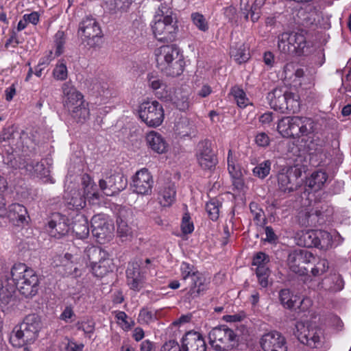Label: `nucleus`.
<instances>
[{"label": "nucleus", "instance_id": "nucleus-21", "mask_svg": "<svg viewBox=\"0 0 351 351\" xmlns=\"http://www.w3.org/2000/svg\"><path fill=\"white\" fill-rule=\"evenodd\" d=\"M291 42H292L293 56L305 55L309 52L311 47V43L307 40V32L299 29L297 32H291Z\"/></svg>", "mask_w": 351, "mask_h": 351}, {"label": "nucleus", "instance_id": "nucleus-30", "mask_svg": "<svg viewBox=\"0 0 351 351\" xmlns=\"http://www.w3.org/2000/svg\"><path fill=\"white\" fill-rule=\"evenodd\" d=\"M176 189L174 183H167L160 191L159 202L164 207L170 206L176 200Z\"/></svg>", "mask_w": 351, "mask_h": 351}, {"label": "nucleus", "instance_id": "nucleus-55", "mask_svg": "<svg viewBox=\"0 0 351 351\" xmlns=\"http://www.w3.org/2000/svg\"><path fill=\"white\" fill-rule=\"evenodd\" d=\"M156 319V313H152L147 308H142L138 314V320L143 323L148 324Z\"/></svg>", "mask_w": 351, "mask_h": 351}, {"label": "nucleus", "instance_id": "nucleus-41", "mask_svg": "<svg viewBox=\"0 0 351 351\" xmlns=\"http://www.w3.org/2000/svg\"><path fill=\"white\" fill-rule=\"evenodd\" d=\"M271 165L269 160H265L253 168L252 173L255 177L263 180L269 174Z\"/></svg>", "mask_w": 351, "mask_h": 351}, {"label": "nucleus", "instance_id": "nucleus-35", "mask_svg": "<svg viewBox=\"0 0 351 351\" xmlns=\"http://www.w3.org/2000/svg\"><path fill=\"white\" fill-rule=\"evenodd\" d=\"M8 217L13 221L23 223L27 217L26 208L20 204H12L9 206L8 210Z\"/></svg>", "mask_w": 351, "mask_h": 351}, {"label": "nucleus", "instance_id": "nucleus-24", "mask_svg": "<svg viewBox=\"0 0 351 351\" xmlns=\"http://www.w3.org/2000/svg\"><path fill=\"white\" fill-rule=\"evenodd\" d=\"M69 230L67 219L59 213H53L48 221V231L51 236L60 238L65 235Z\"/></svg>", "mask_w": 351, "mask_h": 351}, {"label": "nucleus", "instance_id": "nucleus-52", "mask_svg": "<svg viewBox=\"0 0 351 351\" xmlns=\"http://www.w3.org/2000/svg\"><path fill=\"white\" fill-rule=\"evenodd\" d=\"M155 95L157 98L162 100L165 102H171L173 97V93L171 92V88H168L167 84L164 85V87L157 90L155 93Z\"/></svg>", "mask_w": 351, "mask_h": 351}, {"label": "nucleus", "instance_id": "nucleus-56", "mask_svg": "<svg viewBox=\"0 0 351 351\" xmlns=\"http://www.w3.org/2000/svg\"><path fill=\"white\" fill-rule=\"evenodd\" d=\"M190 219L189 215L186 213L182 217L181 229L184 234H191L194 230L193 223L190 221Z\"/></svg>", "mask_w": 351, "mask_h": 351}, {"label": "nucleus", "instance_id": "nucleus-2", "mask_svg": "<svg viewBox=\"0 0 351 351\" xmlns=\"http://www.w3.org/2000/svg\"><path fill=\"white\" fill-rule=\"evenodd\" d=\"M156 66L167 76L180 75L185 66L184 56L176 45H162L155 50Z\"/></svg>", "mask_w": 351, "mask_h": 351}, {"label": "nucleus", "instance_id": "nucleus-46", "mask_svg": "<svg viewBox=\"0 0 351 351\" xmlns=\"http://www.w3.org/2000/svg\"><path fill=\"white\" fill-rule=\"evenodd\" d=\"M191 16L193 23L198 29L202 32H206L208 29V23L203 14L199 12H193Z\"/></svg>", "mask_w": 351, "mask_h": 351}, {"label": "nucleus", "instance_id": "nucleus-61", "mask_svg": "<svg viewBox=\"0 0 351 351\" xmlns=\"http://www.w3.org/2000/svg\"><path fill=\"white\" fill-rule=\"evenodd\" d=\"M131 233V230L125 221L118 223L117 234L120 237H126Z\"/></svg>", "mask_w": 351, "mask_h": 351}, {"label": "nucleus", "instance_id": "nucleus-42", "mask_svg": "<svg viewBox=\"0 0 351 351\" xmlns=\"http://www.w3.org/2000/svg\"><path fill=\"white\" fill-rule=\"evenodd\" d=\"M180 276L182 280L185 281L188 278H191L199 272L194 265L187 262H182L180 267Z\"/></svg>", "mask_w": 351, "mask_h": 351}, {"label": "nucleus", "instance_id": "nucleus-25", "mask_svg": "<svg viewBox=\"0 0 351 351\" xmlns=\"http://www.w3.org/2000/svg\"><path fill=\"white\" fill-rule=\"evenodd\" d=\"M91 228L93 236L100 240L110 237L113 230L112 225L99 215L92 218Z\"/></svg>", "mask_w": 351, "mask_h": 351}, {"label": "nucleus", "instance_id": "nucleus-15", "mask_svg": "<svg viewBox=\"0 0 351 351\" xmlns=\"http://www.w3.org/2000/svg\"><path fill=\"white\" fill-rule=\"evenodd\" d=\"M128 184L127 178L120 173L107 176L99 181V186L107 196H113L123 191Z\"/></svg>", "mask_w": 351, "mask_h": 351}, {"label": "nucleus", "instance_id": "nucleus-18", "mask_svg": "<svg viewBox=\"0 0 351 351\" xmlns=\"http://www.w3.org/2000/svg\"><path fill=\"white\" fill-rule=\"evenodd\" d=\"M301 175L298 168L288 169L286 172H280L277 176L278 189L284 193H290L298 189L295 182Z\"/></svg>", "mask_w": 351, "mask_h": 351}, {"label": "nucleus", "instance_id": "nucleus-62", "mask_svg": "<svg viewBox=\"0 0 351 351\" xmlns=\"http://www.w3.org/2000/svg\"><path fill=\"white\" fill-rule=\"evenodd\" d=\"M309 209L302 210L298 214V221L302 226H309Z\"/></svg>", "mask_w": 351, "mask_h": 351}, {"label": "nucleus", "instance_id": "nucleus-31", "mask_svg": "<svg viewBox=\"0 0 351 351\" xmlns=\"http://www.w3.org/2000/svg\"><path fill=\"white\" fill-rule=\"evenodd\" d=\"M328 179L326 173L322 171H314L306 181V186L313 191H317L322 188Z\"/></svg>", "mask_w": 351, "mask_h": 351}, {"label": "nucleus", "instance_id": "nucleus-20", "mask_svg": "<svg viewBox=\"0 0 351 351\" xmlns=\"http://www.w3.org/2000/svg\"><path fill=\"white\" fill-rule=\"evenodd\" d=\"M63 93V104L69 110L79 105L85 103L83 95L78 91L71 84L66 82L62 87Z\"/></svg>", "mask_w": 351, "mask_h": 351}, {"label": "nucleus", "instance_id": "nucleus-44", "mask_svg": "<svg viewBox=\"0 0 351 351\" xmlns=\"http://www.w3.org/2000/svg\"><path fill=\"white\" fill-rule=\"evenodd\" d=\"M220 202L216 199H212L206 204V210L210 219L216 221L219 216Z\"/></svg>", "mask_w": 351, "mask_h": 351}, {"label": "nucleus", "instance_id": "nucleus-45", "mask_svg": "<svg viewBox=\"0 0 351 351\" xmlns=\"http://www.w3.org/2000/svg\"><path fill=\"white\" fill-rule=\"evenodd\" d=\"M265 2V0H255L245 18L247 19L250 14L252 21L256 22L260 18L261 8L264 5Z\"/></svg>", "mask_w": 351, "mask_h": 351}, {"label": "nucleus", "instance_id": "nucleus-22", "mask_svg": "<svg viewBox=\"0 0 351 351\" xmlns=\"http://www.w3.org/2000/svg\"><path fill=\"white\" fill-rule=\"evenodd\" d=\"M191 280V286L185 296L186 300L189 302L203 294L208 289L210 284V281L201 272H198Z\"/></svg>", "mask_w": 351, "mask_h": 351}, {"label": "nucleus", "instance_id": "nucleus-19", "mask_svg": "<svg viewBox=\"0 0 351 351\" xmlns=\"http://www.w3.org/2000/svg\"><path fill=\"white\" fill-rule=\"evenodd\" d=\"M260 343L264 351H287L285 338L277 331L263 335Z\"/></svg>", "mask_w": 351, "mask_h": 351}, {"label": "nucleus", "instance_id": "nucleus-3", "mask_svg": "<svg viewBox=\"0 0 351 351\" xmlns=\"http://www.w3.org/2000/svg\"><path fill=\"white\" fill-rule=\"evenodd\" d=\"M42 328L40 317L36 314L27 315L23 322L16 326L10 336V342L16 348L34 343Z\"/></svg>", "mask_w": 351, "mask_h": 351}, {"label": "nucleus", "instance_id": "nucleus-26", "mask_svg": "<svg viewBox=\"0 0 351 351\" xmlns=\"http://www.w3.org/2000/svg\"><path fill=\"white\" fill-rule=\"evenodd\" d=\"M127 282L130 289L138 291L143 286L144 276L137 263H130L126 270Z\"/></svg>", "mask_w": 351, "mask_h": 351}, {"label": "nucleus", "instance_id": "nucleus-14", "mask_svg": "<svg viewBox=\"0 0 351 351\" xmlns=\"http://www.w3.org/2000/svg\"><path fill=\"white\" fill-rule=\"evenodd\" d=\"M195 158L199 167L204 170H213L218 163L217 155L208 139L199 141L195 149Z\"/></svg>", "mask_w": 351, "mask_h": 351}, {"label": "nucleus", "instance_id": "nucleus-27", "mask_svg": "<svg viewBox=\"0 0 351 351\" xmlns=\"http://www.w3.org/2000/svg\"><path fill=\"white\" fill-rule=\"evenodd\" d=\"M331 214L332 209H330L327 205L309 209V226L323 224Z\"/></svg>", "mask_w": 351, "mask_h": 351}, {"label": "nucleus", "instance_id": "nucleus-40", "mask_svg": "<svg viewBox=\"0 0 351 351\" xmlns=\"http://www.w3.org/2000/svg\"><path fill=\"white\" fill-rule=\"evenodd\" d=\"M106 8L112 13L127 12L132 4V0H107Z\"/></svg>", "mask_w": 351, "mask_h": 351}, {"label": "nucleus", "instance_id": "nucleus-33", "mask_svg": "<svg viewBox=\"0 0 351 351\" xmlns=\"http://www.w3.org/2000/svg\"><path fill=\"white\" fill-rule=\"evenodd\" d=\"M70 116L77 123H83L90 117L88 104L86 102L68 110Z\"/></svg>", "mask_w": 351, "mask_h": 351}, {"label": "nucleus", "instance_id": "nucleus-16", "mask_svg": "<svg viewBox=\"0 0 351 351\" xmlns=\"http://www.w3.org/2000/svg\"><path fill=\"white\" fill-rule=\"evenodd\" d=\"M154 180L148 169L143 168L138 171L132 179L134 192L143 195H150L152 191Z\"/></svg>", "mask_w": 351, "mask_h": 351}, {"label": "nucleus", "instance_id": "nucleus-32", "mask_svg": "<svg viewBox=\"0 0 351 351\" xmlns=\"http://www.w3.org/2000/svg\"><path fill=\"white\" fill-rule=\"evenodd\" d=\"M279 300L284 307L287 308H300L305 300L298 302L296 296H293L289 289H284L279 292Z\"/></svg>", "mask_w": 351, "mask_h": 351}, {"label": "nucleus", "instance_id": "nucleus-64", "mask_svg": "<svg viewBox=\"0 0 351 351\" xmlns=\"http://www.w3.org/2000/svg\"><path fill=\"white\" fill-rule=\"evenodd\" d=\"M232 179V185L238 191H241L243 189L245 184L243 179L242 178V175L240 176H231Z\"/></svg>", "mask_w": 351, "mask_h": 351}, {"label": "nucleus", "instance_id": "nucleus-12", "mask_svg": "<svg viewBox=\"0 0 351 351\" xmlns=\"http://www.w3.org/2000/svg\"><path fill=\"white\" fill-rule=\"evenodd\" d=\"M88 257L91 263V270L93 275L102 278L113 271L114 265L112 260L106 257V252L101 248H95L89 252Z\"/></svg>", "mask_w": 351, "mask_h": 351}, {"label": "nucleus", "instance_id": "nucleus-28", "mask_svg": "<svg viewBox=\"0 0 351 351\" xmlns=\"http://www.w3.org/2000/svg\"><path fill=\"white\" fill-rule=\"evenodd\" d=\"M146 141L149 147L158 154L165 153L167 149L168 144L162 136L157 132L152 131L146 136Z\"/></svg>", "mask_w": 351, "mask_h": 351}, {"label": "nucleus", "instance_id": "nucleus-49", "mask_svg": "<svg viewBox=\"0 0 351 351\" xmlns=\"http://www.w3.org/2000/svg\"><path fill=\"white\" fill-rule=\"evenodd\" d=\"M228 170L230 176H240L242 175L240 167L236 165L232 157V150L228 151Z\"/></svg>", "mask_w": 351, "mask_h": 351}, {"label": "nucleus", "instance_id": "nucleus-53", "mask_svg": "<svg viewBox=\"0 0 351 351\" xmlns=\"http://www.w3.org/2000/svg\"><path fill=\"white\" fill-rule=\"evenodd\" d=\"M270 261L269 256L263 252H257L253 257L252 265L257 267L267 265Z\"/></svg>", "mask_w": 351, "mask_h": 351}, {"label": "nucleus", "instance_id": "nucleus-9", "mask_svg": "<svg viewBox=\"0 0 351 351\" xmlns=\"http://www.w3.org/2000/svg\"><path fill=\"white\" fill-rule=\"evenodd\" d=\"M77 35L82 43L90 48L99 45V41L103 36L101 27L93 16H86L79 23Z\"/></svg>", "mask_w": 351, "mask_h": 351}, {"label": "nucleus", "instance_id": "nucleus-63", "mask_svg": "<svg viewBox=\"0 0 351 351\" xmlns=\"http://www.w3.org/2000/svg\"><path fill=\"white\" fill-rule=\"evenodd\" d=\"M23 19L27 23L33 25H37L40 20V15L37 12H32L30 14H25L23 16Z\"/></svg>", "mask_w": 351, "mask_h": 351}, {"label": "nucleus", "instance_id": "nucleus-1", "mask_svg": "<svg viewBox=\"0 0 351 351\" xmlns=\"http://www.w3.org/2000/svg\"><path fill=\"white\" fill-rule=\"evenodd\" d=\"M12 280L14 285L10 289L3 286L0 290V300L7 304L12 298L16 289L25 298H32L39 289V279L36 271L24 263L14 264L10 271Z\"/></svg>", "mask_w": 351, "mask_h": 351}, {"label": "nucleus", "instance_id": "nucleus-51", "mask_svg": "<svg viewBox=\"0 0 351 351\" xmlns=\"http://www.w3.org/2000/svg\"><path fill=\"white\" fill-rule=\"evenodd\" d=\"M147 81L149 86L156 93L157 90L164 87L166 84L158 76L154 75L153 73L147 75Z\"/></svg>", "mask_w": 351, "mask_h": 351}, {"label": "nucleus", "instance_id": "nucleus-13", "mask_svg": "<svg viewBox=\"0 0 351 351\" xmlns=\"http://www.w3.org/2000/svg\"><path fill=\"white\" fill-rule=\"evenodd\" d=\"M300 239L305 247H314L322 250H328L332 244L331 234L322 230H307L302 233Z\"/></svg>", "mask_w": 351, "mask_h": 351}, {"label": "nucleus", "instance_id": "nucleus-47", "mask_svg": "<svg viewBox=\"0 0 351 351\" xmlns=\"http://www.w3.org/2000/svg\"><path fill=\"white\" fill-rule=\"evenodd\" d=\"M54 42L56 45L55 56H59L64 52V46L65 44V35L64 32L58 31L56 33Z\"/></svg>", "mask_w": 351, "mask_h": 351}, {"label": "nucleus", "instance_id": "nucleus-57", "mask_svg": "<svg viewBox=\"0 0 351 351\" xmlns=\"http://www.w3.org/2000/svg\"><path fill=\"white\" fill-rule=\"evenodd\" d=\"M76 327L78 330H82L86 334H93L95 331V323L93 322H78Z\"/></svg>", "mask_w": 351, "mask_h": 351}, {"label": "nucleus", "instance_id": "nucleus-48", "mask_svg": "<svg viewBox=\"0 0 351 351\" xmlns=\"http://www.w3.org/2000/svg\"><path fill=\"white\" fill-rule=\"evenodd\" d=\"M176 134L181 138L189 136L191 135V128L187 120H182L177 123L175 126Z\"/></svg>", "mask_w": 351, "mask_h": 351}, {"label": "nucleus", "instance_id": "nucleus-54", "mask_svg": "<svg viewBox=\"0 0 351 351\" xmlns=\"http://www.w3.org/2000/svg\"><path fill=\"white\" fill-rule=\"evenodd\" d=\"M311 160L316 162V165H320L325 162L326 152L322 148H319L310 154Z\"/></svg>", "mask_w": 351, "mask_h": 351}, {"label": "nucleus", "instance_id": "nucleus-58", "mask_svg": "<svg viewBox=\"0 0 351 351\" xmlns=\"http://www.w3.org/2000/svg\"><path fill=\"white\" fill-rule=\"evenodd\" d=\"M160 351H184L182 346H180L179 343L175 340H169L165 342L161 347Z\"/></svg>", "mask_w": 351, "mask_h": 351}, {"label": "nucleus", "instance_id": "nucleus-29", "mask_svg": "<svg viewBox=\"0 0 351 351\" xmlns=\"http://www.w3.org/2000/svg\"><path fill=\"white\" fill-rule=\"evenodd\" d=\"M322 287L330 292L336 293L343 289L344 280L339 274H330L323 279Z\"/></svg>", "mask_w": 351, "mask_h": 351}, {"label": "nucleus", "instance_id": "nucleus-50", "mask_svg": "<svg viewBox=\"0 0 351 351\" xmlns=\"http://www.w3.org/2000/svg\"><path fill=\"white\" fill-rule=\"evenodd\" d=\"M53 75L55 79L58 80H64L68 75L67 67L64 62H61L57 64L53 71Z\"/></svg>", "mask_w": 351, "mask_h": 351}, {"label": "nucleus", "instance_id": "nucleus-4", "mask_svg": "<svg viewBox=\"0 0 351 351\" xmlns=\"http://www.w3.org/2000/svg\"><path fill=\"white\" fill-rule=\"evenodd\" d=\"M266 99L271 108L282 114H294L300 109L298 95L285 86L274 88L267 93Z\"/></svg>", "mask_w": 351, "mask_h": 351}, {"label": "nucleus", "instance_id": "nucleus-5", "mask_svg": "<svg viewBox=\"0 0 351 351\" xmlns=\"http://www.w3.org/2000/svg\"><path fill=\"white\" fill-rule=\"evenodd\" d=\"M294 335L302 344L310 348L312 351H326L328 349L324 330L315 324L297 322Z\"/></svg>", "mask_w": 351, "mask_h": 351}, {"label": "nucleus", "instance_id": "nucleus-60", "mask_svg": "<svg viewBox=\"0 0 351 351\" xmlns=\"http://www.w3.org/2000/svg\"><path fill=\"white\" fill-rule=\"evenodd\" d=\"M255 142L258 146L264 147L269 145L270 139L266 133L261 132L256 134Z\"/></svg>", "mask_w": 351, "mask_h": 351}, {"label": "nucleus", "instance_id": "nucleus-39", "mask_svg": "<svg viewBox=\"0 0 351 351\" xmlns=\"http://www.w3.org/2000/svg\"><path fill=\"white\" fill-rule=\"evenodd\" d=\"M230 55L238 64L244 63L250 58L249 50L244 44H241L236 47H232Z\"/></svg>", "mask_w": 351, "mask_h": 351}, {"label": "nucleus", "instance_id": "nucleus-36", "mask_svg": "<svg viewBox=\"0 0 351 351\" xmlns=\"http://www.w3.org/2000/svg\"><path fill=\"white\" fill-rule=\"evenodd\" d=\"M171 102L181 111H186L190 107L189 95L188 93L180 89L173 93Z\"/></svg>", "mask_w": 351, "mask_h": 351}, {"label": "nucleus", "instance_id": "nucleus-7", "mask_svg": "<svg viewBox=\"0 0 351 351\" xmlns=\"http://www.w3.org/2000/svg\"><path fill=\"white\" fill-rule=\"evenodd\" d=\"M277 128L284 137L295 138L311 134L314 130V122L307 117H286L279 121Z\"/></svg>", "mask_w": 351, "mask_h": 351}, {"label": "nucleus", "instance_id": "nucleus-59", "mask_svg": "<svg viewBox=\"0 0 351 351\" xmlns=\"http://www.w3.org/2000/svg\"><path fill=\"white\" fill-rule=\"evenodd\" d=\"M75 317V314L71 306H67L65 307L62 313L60 315V319L66 323L71 322V319Z\"/></svg>", "mask_w": 351, "mask_h": 351}, {"label": "nucleus", "instance_id": "nucleus-11", "mask_svg": "<svg viewBox=\"0 0 351 351\" xmlns=\"http://www.w3.org/2000/svg\"><path fill=\"white\" fill-rule=\"evenodd\" d=\"M90 180V178L87 176ZM96 186L88 180V183L84 186V195L78 190L72 189L66 192L64 199L68 208L71 210H80L86 206V199H96L99 197V193L95 191Z\"/></svg>", "mask_w": 351, "mask_h": 351}, {"label": "nucleus", "instance_id": "nucleus-23", "mask_svg": "<svg viewBox=\"0 0 351 351\" xmlns=\"http://www.w3.org/2000/svg\"><path fill=\"white\" fill-rule=\"evenodd\" d=\"M184 351H207V346L202 335L198 332L190 331L182 339Z\"/></svg>", "mask_w": 351, "mask_h": 351}, {"label": "nucleus", "instance_id": "nucleus-10", "mask_svg": "<svg viewBox=\"0 0 351 351\" xmlns=\"http://www.w3.org/2000/svg\"><path fill=\"white\" fill-rule=\"evenodd\" d=\"M141 119L149 127L156 128L165 119L162 106L156 100L143 102L138 108Z\"/></svg>", "mask_w": 351, "mask_h": 351}, {"label": "nucleus", "instance_id": "nucleus-6", "mask_svg": "<svg viewBox=\"0 0 351 351\" xmlns=\"http://www.w3.org/2000/svg\"><path fill=\"white\" fill-rule=\"evenodd\" d=\"M159 8L157 15L154 16V24L152 25V29L154 36L161 42L173 41L178 32V25L176 16L171 14L166 13Z\"/></svg>", "mask_w": 351, "mask_h": 351}, {"label": "nucleus", "instance_id": "nucleus-8", "mask_svg": "<svg viewBox=\"0 0 351 351\" xmlns=\"http://www.w3.org/2000/svg\"><path fill=\"white\" fill-rule=\"evenodd\" d=\"M209 343L217 351H227L238 345L239 338L234 331L226 325L213 328L208 333Z\"/></svg>", "mask_w": 351, "mask_h": 351}, {"label": "nucleus", "instance_id": "nucleus-17", "mask_svg": "<svg viewBox=\"0 0 351 351\" xmlns=\"http://www.w3.org/2000/svg\"><path fill=\"white\" fill-rule=\"evenodd\" d=\"M314 258L313 254L306 250H295L289 254L287 263L292 271L302 275L306 269L301 265L311 263Z\"/></svg>", "mask_w": 351, "mask_h": 351}, {"label": "nucleus", "instance_id": "nucleus-43", "mask_svg": "<svg viewBox=\"0 0 351 351\" xmlns=\"http://www.w3.org/2000/svg\"><path fill=\"white\" fill-rule=\"evenodd\" d=\"M250 212L253 215L254 221L258 225H264L266 223V219L264 217V211L260 208L258 203L252 202L250 204Z\"/></svg>", "mask_w": 351, "mask_h": 351}, {"label": "nucleus", "instance_id": "nucleus-34", "mask_svg": "<svg viewBox=\"0 0 351 351\" xmlns=\"http://www.w3.org/2000/svg\"><path fill=\"white\" fill-rule=\"evenodd\" d=\"M73 232L75 234L78 239H84L89 235V227L88 219L81 215L75 220L72 226Z\"/></svg>", "mask_w": 351, "mask_h": 351}, {"label": "nucleus", "instance_id": "nucleus-37", "mask_svg": "<svg viewBox=\"0 0 351 351\" xmlns=\"http://www.w3.org/2000/svg\"><path fill=\"white\" fill-rule=\"evenodd\" d=\"M230 95L234 97L237 105L240 108H245L248 105L252 104L247 98L245 91L238 86H234L231 88Z\"/></svg>", "mask_w": 351, "mask_h": 351}, {"label": "nucleus", "instance_id": "nucleus-38", "mask_svg": "<svg viewBox=\"0 0 351 351\" xmlns=\"http://www.w3.org/2000/svg\"><path fill=\"white\" fill-rule=\"evenodd\" d=\"M291 45V32H283L278 36V47L281 53L293 56V45Z\"/></svg>", "mask_w": 351, "mask_h": 351}]
</instances>
